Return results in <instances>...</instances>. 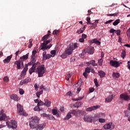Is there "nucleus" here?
I'll return each mask as SVG.
<instances>
[{
    "mask_svg": "<svg viewBox=\"0 0 130 130\" xmlns=\"http://www.w3.org/2000/svg\"><path fill=\"white\" fill-rule=\"evenodd\" d=\"M50 30L48 31V34L46 35H45L42 38V41H43V43L41 44V49L42 50L44 51L46 49H49L51 46H52V44H50L48 46H47L48 43H50V40L46 41L49 38V36H50Z\"/></svg>",
    "mask_w": 130,
    "mask_h": 130,
    "instance_id": "obj_1",
    "label": "nucleus"
},
{
    "mask_svg": "<svg viewBox=\"0 0 130 130\" xmlns=\"http://www.w3.org/2000/svg\"><path fill=\"white\" fill-rule=\"evenodd\" d=\"M76 48H78V44L72 43L66 49L65 53L67 55H71L73 53V51L75 50Z\"/></svg>",
    "mask_w": 130,
    "mask_h": 130,
    "instance_id": "obj_2",
    "label": "nucleus"
},
{
    "mask_svg": "<svg viewBox=\"0 0 130 130\" xmlns=\"http://www.w3.org/2000/svg\"><path fill=\"white\" fill-rule=\"evenodd\" d=\"M39 123V118L38 117H32L29 122V126L30 128H36Z\"/></svg>",
    "mask_w": 130,
    "mask_h": 130,
    "instance_id": "obj_3",
    "label": "nucleus"
},
{
    "mask_svg": "<svg viewBox=\"0 0 130 130\" xmlns=\"http://www.w3.org/2000/svg\"><path fill=\"white\" fill-rule=\"evenodd\" d=\"M45 67L44 65H42L41 66L38 67L37 69V72L38 74V77L39 78H41L43 77V75L45 73Z\"/></svg>",
    "mask_w": 130,
    "mask_h": 130,
    "instance_id": "obj_4",
    "label": "nucleus"
},
{
    "mask_svg": "<svg viewBox=\"0 0 130 130\" xmlns=\"http://www.w3.org/2000/svg\"><path fill=\"white\" fill-rule=\"evenodd\" d=\"M6 124L9 128H17V124L16 120H11L10 121H6Z\"/></svg>",
    "mask_w": 130,
    "mask_h": 130,
    "instance_id": "obj_5",
    "label": "nucleus"
},
{
    "mask_svg": "<svg viewBox=\"0 0 130 130\" xmlns=\"http://www.w3.org/2000/svg\"><path fill=\"white\" fill-rule=\"evenodd\" d=\"M17 112L19 113V115H23L24 116H27L28 114L27 113H26L24 111V109L20 104H18L17 105Z\"/></svg>",
    "mask_w": 130,
    "mask_h": 130,
    "instance_id": "obj_6",
    "label": "nucleus"
},
{
    "mask_svg": "<svg viewBox=\"0 0 130 130\" xmlns=\"http://www.w3.org/2000/svg\"><path fill=\"white\" fill-rule=\"evenodd\" d=\"M14 64H16L17 70H21L24 68V62L21 59L15 61Z\"/></svg>",
    "mask_w": 130,
    "mask_h": 130,
    "instance_id": "obj_7",
    "label": "nucleus"
},
{
    "mask_svg": "<svg viewBox=\"0 0 130 130\" xmlns=\"http://www.w3.org/2000/svg\"><path fill=\"white\" fill-rule=\"evenodd\" d=\"M5 112V110H2L0 112V121L2 120H8L10 119V117L9 116H7L6 114L4 113Z\"/></svg>",
    "mask_w": 130,
    "mask_h": 130,
    "instance_id": "obj_8",
    "label": "nucleus"
},
{
    "mask_svg": "<svg viewBox=\"0 0 130 130\" xmlns=\"http://www.w3.org/2000/svg\"><path fill=\"white\" fill-rule=\"evenodd\" d=\"M121 63H122V62H119L117 61H113V60L110 61V66L114 67V68H118V67H119Z\"/></svg>",
    "mask_w": 130,
    "mask_h": 130,
    "instance_id": "obj_9",
    "label": "nucleus"
},
{
    "mask_svg": "<svg viewBox=\"0 0 130 130\" xmlns=\"http://www.w3.org/2000/svg\"><path fill=\"white\" fill-rule=\"evenodd\" d=\"M99 108H100V105L93 106L86 108V111H87V112L89 111H94V110H96V109H99Z\"/></svg>",
    "mask_w": 130,
    "mask_h": 130,
    "instance_id": "obj_10",
    "label": "nucleus"
},
{
    "mask_svg": "<svg viewBox=\"0 0 130 130\" xmlns=\"http://www.w3.org/2000/svg\"><path fill=\"white\" fill-rule=\"evenodd\" d=\"M120 99H122V100H124V101H128V100H130V95L122 93L120 95Z\"/></svg>",
    "mask_w": 130,
    "mask_h": 130,
    "instance_id": "obj_11",
    "label": "nucleus"
},
{
    "mask_svg": "<svg viewBox=\"0 0 130 130\" xmlns=\"http://www.w3.org/2000/svg\"><path fill=\"white\" fill-rule=\"evenodd\" d=\"M103 127L105 129H109L110 128L113 129L114 128V124L112 122L109 123L104 125Z\"/></svg>",
    "mask_w": 130,
    "mask_h": 130,
    "instance_id": "obj_12",
    "label": "nucleus"
},
{
    "mask_svg": "<svg viewBox=\"0 0 130 130\" xmlns=\"http://www.w3.org/2000/svg\"><path fill=\"white\" fill-rule=\"evenodd\" d=\"M88 43H89L90 45H92L93 43H95L96 45H101V42H100L97 39H94L92 40L88 41Z\"/></svg>",
    "mask_w": 130,
    "mask_h": 130,
    "instance_id": "obj_13",
    "label": "nucleus"
},
{
    "mask_svg": "<svg viewBox=\"0 0 130 130\" xmlns=\"http://www.w3.org/2000/svg\"><path fill=\"white\" fill-rule=\"evenodd\" d=\"M37 64H38V62L32 64V67L29 70L30 75H32V73H35V70L37 67Z\"/></svg>",
    "mask_w": 130,
    "mask_h": 130,
    "instance_id": "obj_14",
    "label": "nucleus"
},
{
    "mask_svg": "<svg viewBox=\"0 0 130 130\" xmlns=\"http://www.w3.org/2000/svg\"><path fill=\"white\" fill-rule=\"evenodd\" d=\"M52 57V55L50 54H47L46 52H43V60H46V59H49L50 57Z\"/></svg>",
    "mask_w": 130,
    "mask_h": 130,
    "instance_id": "obj_15",
    "label": "nucleus"
},
{
    "mask_svg": "<svg viewBox=\"0 0 130 130\" xmlns=\"http://www.w3.org/2000/svg\"><path fill=\"white\" fill-rule=\"evenodd\" d=\"M10 99H12V100H14V101H16V102H18L19 100H20V98L18 96V95L16 94H13L10 96Z\"/></svg>",
    "mask_w": 130,
    "mask_h": 130,
    "instance_id": "obj_16",
    "label": "nucleus"
},
{
    "mask_svg": "<svg viewBox=\"0 0 130 130\" xmlns=\"http://www.w3.org/2000/svg\"><path fill=\"white\" fill-rule=\"evenodd\" d=\"M114 97V95L113 94H112L111 95H109L108 98H106L105 99V103H109L113 100V98Z\"/></svg>",
    "mask_w": 130,
    "mask_h": 130,
    "instance_id": "obj_17",
    "label": "nucleus"
},
{
    "mask_svg": "<svg viewBox=\"0 0 130 130\" xmlns=\"http://www.w3.org/2000/svg\"><path fill=\"white\" fill-rule=\"evenodd\" d=\"M84 121H87V122H92L93 119H92V116L87 115L84 117Z\"/></svg>",
    "mask_w": 130,
    "mask_h": 130,
    "instance_id": "obj_18",
    "label": "nucleus"
},
{
    "mask_svg": "<svg viewBox=\"0 0 130 130\" xmlns=\"http://www.w3.org/2000/svg\"><path fill=\"white\" fill-rule=\"evenodd\" d=\"M12 57H13V55H11L10 56H7V58L3 60V62L4 63H9V62L11 61V59H12Z\"/></svg>",
    "mask_w": 130,
    "mask_h": 130,
    "instance_id": "obj_19",
    "label": "nucleus"
},
{
    "mask_svg": "<svg viewBox=\"0 0 130 130\" xmlns=\"http://www.w3.org/2000/svg\"><path fill=\"white\" fill-rule=\"evenodd\" d=\"M35 62H36V57L31 56V60L30 62L28 63V66H31L35 63Z\"/></svg>",
    "mask_w": 130,
    "mask_h": 130,
    "instance_id": "obj_20",
    "label": "nucleus"
},
{
    "mask_svg": "<svg viewBox=\"0 0 130 130\" xmlns=\"http://www.w3.org/2000/svg\"><path fill=\"white\" fill-rule=\"evenodd\" d=\"M44 101V105H45V106H46L47 107H50V105H51V102L48 101L47 99H45Z\"/></svg>",
    "mask_w": 130,
    "mask_h": 130,
    "instance_id": "obj_21",
    "label": "nucleus"
},
{
    "mask_svg": "<svg viewBox=\"0 0 130 130\" xmlns=\"http://www.w3.org/2000/svg\"><path fill=\"white\" fill-rule=\"evenodd\" d=\"M86 28V25H84L83 27H81L80 29L78 30L76 32L78 34H81L83 33L84 31H85V29Z\"/></svg>",
    "mask_w": 130,
    "mask_h": 130,
    "instance_id": "obj_22",
    "label": "nucleus"
},
{
    "mask_svg": "<svg viewBox=\"0 0 130 130\" xmlns=\"http://www.w3.org/2000/svg\"><path fill=\"white\" fill-rule=\"evenodd\" d=\"M28 56H29V53L20 57V60H25V59H28Z\"/></svg>",
    "mask_w": 130,
    "mask_h": 130,
    "instance_id": "obj_23",
    "label": "nucleus"
},
{
    "mask_svg": "<svg viewBox=\"0 0 130 130\" xmlns=\"http://www.w3.org/2000/svg\"><path fill=\"white\" fill-rule=\"evenodd\" d=\"M70 118H72V113L71 111L67 114L66 116L64 118V120H67L68 119H70Z\"/></svg>",
    "mask_w": 130,
    "mask_h": 130,
    "instance_id": "obj_24",
    "label": "nucleus"
},
{
    "mask_svg": "<svg viewBox=\"0 0 130 130\" xmlns=\"http://www.w3.org/2000/svg\"><path fill=\"white\" fill-rule=\"evenodd\" d=\"M94 51V47H90L88 50V53H89V54H93Z\"/></svg>",
    "mask_w": 130,
    "mask_h": 130,
    "instance_id": "obj_25",
    "label": "nucleus"
},
{
    "mask_svg": "<svg viewBox=\"0 0 130 130\" xmlns=\"http://www.w3.org/2000/svg\"><path fill=\"white\" fill-rule=\"evenodd\" d=\"M95 62V60H91L90 62H87L86 64H91L92 66H93V67H96V66H97V64H96Z\"/></svg>",
    "mask_w": 130,
    "mask_h": 130,
    "instance_id": "obj_26",
    "label": "nucleus"
},
{
    "mask_svg": "<svg viewBox=\"0 0 130 130\" xmlns=\"http://www.w3.org/2000/svg\"><path fill=\"white\" fill-rule=\"evenodd\" d=\"M99 75L100 78H104V77H105V72L103 71H100L99 72Z\"/></svg>",
    "mask_w": 130,
    "mask_h": 130,
    "instance_id": "obj_27",
    "label": "nucleus"
},
{
    "mask_svg": "<svg viewBox=\"0 0 130 130\" xmlns=\"http://www.w3.org/2000/svg\"><path fill=\"white\" fill-rule=\"evenodd\" d=\"M112 76L113 78H116V79H118L120 77V74L119 73H113Z\"/></svg>",
    "mask_w": 130,
    "mask_h": 130,
    "instance_id": "obj_28",
    "label": "nucleus"
},
{
    "mask_svg": "<svg viewBox=\"0 0 130 130\" xmlns=\"http://www.w3.org/2000/svg\"><path fill=\"white\" fill-rule=\"evenodd\" d=\"M83 105V103L81 102H78L75 104V107H76L77 108H79L80 106H82Z\"/></svg>",
    "mask_w": 130,
    "mask_h": 130,
    "instance_id": "obj_29",
    "label": "nucleus"
},
{
    "mask_svg": "<svg viewBox=\"0 0 130 130\" xmlns=\"http://www.w3.org/2000/svg\"><path fill=\"white\" fill-rule=\"evenodd\" d=\"M96 117H99V118H100L101 117H104L105 116V114L103 113H101L100 114H96Z\"/></svg>",
    "mask_w": 130,
    "mask_h": 130,
    "instance_id": "obj_30",
    "label": "nucleus"
},
{
    "mask_svg": "<svg viewBox=\"0 0 130 130\" xmlns=\"http://www.w3.org/2000/svg\"><path fill=\"white\" fill-rule=\"evenodd\" d=\"M125 55H126V53L124 50H122V53L121 54V56L122 58H124L125 57Z\"/></svg>",
    "mask_w": 130,
    "mask_h": 130,
    "instance_id": "obj_31",
    "label": "nucleus"
},
{
    "mask_svg": "<svg viewBox=\"0 0 130 130\" xmlns=\"http://www.w3.org/2000/svg\"><path fill=\"white\" fill-rule=\"evenodd\" d=\"M120 23V19H117L113 23V25L114 26H117V25H118Z\"/></svg>",
    "mask_w": 130,
    "mask_h": 130,
    "instance_id": "obj_32",
    "label": "nucleus"
},
{
    "mask_svg": "<svg viewBox=\"0 0 130 130\" xmlns=\"http://www.w3.org/2000/svg\"><path fill=\"white\" fill-rule=\"evenodd\" d=\"M70 112H71V114H74L75 116H78V112L77 111L73 110H71Z\"/></svg>",
    "mask_w": 130,
    "mask_h": 130,
    "instance_id": "obj_33",
    "label": "nucleus"
},
{
    "mask_svg": "<svg viewBox=\"0 0 130 130\" xmlns=\"http://www.w3.org/2000/svg\"><path fill=\"white\" fill-rule=\"evenodd\" d=\"M47 119H50V120H55V118H54L52 115L48 114Z\"/></svg>",
    "mask_w": 130,
    "mask_h": 130,
    "instance_id": "obj_34",
    "label": "nucleus"
},
{
    "mask_svg": "<svg viewBox=\"0 0 130 130\" xmlns=\"http://www.w3.org/2000/svg\"><path fill=\"white\" fill-rule=\"evenodd\" d=\"M24 82V83L25 84H27V83H29V82H31V78L27 77L24 80H23Z\"/></svg>",
    "mask_w": 130,
    "mask_h": 130,
    "instance_id": "obj_35",
    "label": "nucleus"
},
{
    "mask_svg": "<svg viewBox=\"0 0 130 130\" xmlns=\"http://www.w3.org/2000/svg\"><path fill=\"white\" fill-rule=\"evenodd\" d=\"M60 32L59 30H54L52 34L53 35H58V34Z\"/></svg>",
    "mask_w": 130,
    "mask_h": 130,
    "instance_id": "obj_36",
    "label": "nucleus"
},
{
    "mask_svg": "<svg viewBox=\"0 0 130 130\" xmlns=\"http://www.w3.org/2000/svg\"><path fill=\"white\" fill-rule=\"evenodd\" d=\"M43 93V90H41L40 91H38L37 92V97H38V98H40V95H41V94H42Z\"/></svg>",
    "mask_w": 130,
    "mask_h": 130,
    "instance_id": "obj_37",
    "label": "nucleus"
},
{
    "mask_svg": "<svg viewBox=\"0 0 130 130\" xmlns=\"http://www.w3.org/2000/svg\"><path fill=\"white\" fill-rule=\"evenodd\" d=\"M32 42H33V40L30 39L29 41V44L28 45V48H31V47H32V46L33 45Z\"/></svg>",
    "mask_w": 130,
    "mask_h": 130,
    "instance_id": "obj_38",
    "label": "nucleus"
},
{
    "mask_svg": "<svg viewBox=\"0 0 130 130\" xmlns=\"http://www.w3.org/2000/svg\"><path fill=\"white\" fill-rule=\"evenodd\" d=\"M98 63L99 66H102V64L103 63V59L101 58L98 60Z\"/></svg>",
    "mask_w": 130,
    "mask_h": 130,
    "instance_id": "obj_39",
    "label": "nucleus"
},
{
    "mask_svg": "<svg viewBox=\"0 0 130 130\" xmlns=\"http://www.w3.org/2000/svg\"><path fill=\"white\" fill-rule=\"evenodd\" d=\"M43 105H44V103H43L41 100L38 103V106H42Z\"/></svg>",
    "mask_w": 130,
    "mask_h": 130,
    "instance_id": "obj_40",
    "label": "nucleus"
},
{
    "mask_svg": "<svg viewBox=\"0 0 130 130\" xmlns=\"http://www.w3.org/2000/svg\"><path fill=\"white\" fill-rule=\"evenodd\" d=\"M52 113L53 115H56L57 113V110L54 109L52 110Z\"/></svg>",
    "mask_w": 130,
    "mask_h": 130,
    "instance_id": "obj_41",
    "label": "nucleus"
},
{
    "mask_svg": "<svg viewBox=\"0 0 130 130\" xmlns=\"http://www.w3.org/2000/svg\"><path fill=\"white\" fill-rule=\"evenodd\" d=\"M66 96H69L70 97L73 96V93H72V91H69L66 94Z\"/></svg>",
    "mask_w": 130,
    "mask_h": 130,
    "instance_id": "obj_42",
    "label": "nucleus"
},
{
    "mask_svg": "<svg viewBox=\"0 0 130 130\" xmlns=\"http://www.w3.org/2000/svg\"><path fill=\"white\" fill-rule=\"evenodd\" d=\"M99 121L101 123H104V122H105L106 120H105V119H103V118H99Z\"/></svg>",
    "mask_w": 130,
    "mask_h": 130,
    "instance_id": "obj_43",
    "label": "nucleus"
},
{
    "mask_svg": "<svg viewBox=\"0 0 130 130\" xmlns=\"http://www.w3.org/2000/svg\"><path fill=\"white\" fill-rule=\"evenodd\" d=\"M68 56V54L67 53H64L62 55H61V57L62 58H67V57Z\"/></svg>",
    "mask_w": 130,
    "mask_h": 130,
    "instance_id": "obj_44",
    "label": "nucleus"
},
{
    "mask_svg": "<svg viewBox=\"0 0 130 130\" xmlns=\"http://www.w3.org/2000/svg\"><path fill=\"white\" fill-rule=\"evenodd\" d=\"M90 69L89 67L85 68V73L89 74L90 73Z\"/></svg>",
    "mask_w": 130,
    "mask_h": 130,
    "instance_id": "obj_45",
    "label": "nucleus"
},
{
    "mask_svg": "<svg viewBox=\"0 0 130 130\" xmlns=\"http://www.w3.org/2000/svg\"><path fill=\"white\" fill-rule=\"evenodd\" d=\"M36 53H37V51L36 50H34L32 51V56H31L36 57V56L35 55V54H36Z\"/></svg>",
    "mask_w": 130,
    "mask_h": 130,
    "instance_id": "obj_46",
    "label": "nucleus"
},
{
    "mask_svg": "<svg viewBox=\"0 0 130 130\" xmlns=\"http://www.w3.org/2000/svg\"><path fill=\"white\" fill-rule=\"evenodd\" d=\"M120 32H121L120 29H118L117 30H116L115 33H116V34L118 35V36H119V35H120Z\"/></svg>",
    "mask_w": 130,
    "mask_h": 130,
    "instance_id": "obj_47",
    "label": "nucleus"
},
{
    "mask_svg": "<svg viewBox=\"0 0 130 130\" xmlns=\"http://www.w3.org/2000/svg\"><path fill=\"white\" fill-rule=\"evenodd\" d=\"M34 110L35 111H40V108H39V106H38L34 108Z\"/></svg>",
    "mask_w": 130,
    "mask_h": 130,
    "instance_id": "obj_48",
    "label": "nucleus"
},
{
    "mask_svg": "<svg viewBox=\"0 0 130 130\" xmlns=\"http://www.w3.org/2000/svg\"><path fill=\"white\" fill-rule=\"evenodd\" d=\"M94 83L95 86H96V87H99V84H98V82H97L96 79H94Z\"/></svg>",
    "mask_w": 130,
    "mask_h": 130,
    "instance_id": "obj_49",
    "label": "nucleus"
},
{
    "mask_svg": "<svg viewBox=\"0 0 130 130\" xmlns=\"http://www.w3.org/2000/svg\"><path fill=\"white\" fill-rule=\"evenodd\" d=\"M4 82H9V77L6 76L3 79Z\"/></svg>",
    "mask_w": 130,
    "mask_h": 130,
    "instance_id": "obj_50",
    "label": "nucleus"
},
{
    "mask_svg": "<svg viewBox=\"0 0 130 130\" xmlns=\"http://www.w3.org/2000/svg\"><path fill=\"white\" fill-rule=\"evenodd\" d=\"M19 91L20 95H23V94H24V90H23V89L20 88Z\"/></svg>",
    "mask_w": 130,
    "mask_h": 130,
    "instance_id": "obj_51",
    "label": "nucleus"
},
{
    "mask_svg": "<svg viewBox=\"0 0 130 130\" xmlns=\"http://www.w3.org/2000/svg\"><path fill=\"white\" fill-rule=\"evenodd\" d=\"M70 78H71V74H68L66 76V78L67 81H69V80H70Z\"/></svg>",
    "mask_w": 130,
    "mask_h": 130,
    "instance_id": "obj_52",
    "label": "nucleus"
},
{
    "mask_svg": "<svg viewBox=\"0 0 130 130\" xmlns=\"http://www.w3.org/2000/svg\"><path fill=\"white\" fill-rule=\"evenodd\" d=\"M77 85H79V86H82V80H79L77 82V84H76V86H77Z\"/></svg>",
    "mask_w": 130,
    "mask_h": 130,
    "instance_id": "obj_53",
    "label": "nucleus"
},
{
    "mask_svg": "<svg viewBox=\"0 0 130 130\" xmlns=\"http://www.w3.org/2000/svg\"><path fill=\"white\" fill-rule=\"evenodd\" d=\"M96 26H97V24L96 23H94L92 24V25L90 27V29H95Z\"/></svg>",
    "mask_w": 130,
    "mask_h": 130,
    "instance_id": "obj_54",
    "label": "nucleus"
},
{
    "mask_svg": "<svg viewBox=\"0 0 130 130\" xmlns=\"http://www.w3.org/2000/svg\"><path fill=\"white\" fill-rule=\"evenodd\" d=\"M41 116H43V117H46L47 118H48V114L47 115L46 113H43L41 114Z\"/></svg>",
    "mask_w": 130,
    "mask_h": 130,
    "instance_id": "obj_55",
    "label": "nucleus"
},
{
    "mask_svg": "<svg viewBox=\"0 0 130 130\" xmlns=\"http://www.w3.org/2000/svg\"><path fill=\"white\" fill-rule=\"evenodd\" d=\"M98 118H99V117L96 116V115H95V117H94V118L93 119H92V121H97V120H98Z\"/></svg>",
    "mask_w": 130,
    "mask_h": 130,
    "instance_id": "obj_56",
    "label": "nucleus"
},
{
    "mask_svg": "<svg viewBox=\"0 0 130 130\" xmlns=\"http://www.w3.org/2000/svg\"><path fill=\"white\" fill-rule=\"evenodd\" d=\"M51 54H52L53 55V56H54V55H55V54L56 53V50H52L51 51Z\"/></svg>",
    "mask_w": 130,
    "mask_h": 130,
    "instance_id": "obj_57",
    "label": "nucleus"
},
{
    "mask_svg": "<svg viewBox=\"0 0 130 130\" xmlns=\"http://www.w3.org/2000/svg\"><path fill=\"white\" fill-rule=\"evenodd\" d=\"M116 30L113 28H111L110 30V33H112L113 34H114V32H115Z\"/></svg>",
    "mask_w": 130,
    "mask_h": 130,
    "instance_id": "obj_58",
    "label": "nucleus"
},
{
    "mask_svg": "<svg viewBox=\"0 0 130 130\" xmlns=\"http://www.w3.org/2000/svg\"><path fill=\"white\" fill-rule=\"evenodd\" d=\"M23 71L27 73V71H28V65H25V67L24 68Z\"/></svg>",
    "mask_w": 130,
    "mask_h": 130,
    "instance_id": "obj_59",
    "label": "nucleus"
},
{
    "mask_svg": "<svg viewBox=\"0 0 130 130\" xmlns=\"http://www.w3.org/2000/svg\"><path fill=\"white\" fill-rule=\"evenodd\" d=\"M113 20H108L106 22H105L104 23V24H110V23H111V22H113Z\"/></svg>",
    "mask_w": 130,
    "mask_h": 130,
    "instance_id": "obj_60",
    "label": "nucleus"
},
{
    "mask_svg": "<svg viewBox=\"0 0 130 130\" xmlns=\"http://www.w3.org/2000/svg\"><path fill=\"white\" fill-rule=\"evenodd\" d=\"M82 39H86L87 38V35H85L84 34H82Z\"/></svg>",
    "mask_w": 130,
    "mask_h": 130,
    "instance_id": "obj_61",
    "label": "nucleus"
},
{
    "mask_svg": "<svg viewBox=\"0 0 130 130\" xmlns=\"http://www.w3.org/2000/svg\"><path fill=\"white\" fill-rule=\"evenodd\" d=\"M116 15H117V13H115L114 14H107V16H116Z\"/></svg>",
    "mask_w": 130,
    "mask_h": 130,
    "instance_id": "obj_62",
    "label": "nucleus"
},
{
    "mask_svg": "<svg viewBox=\"0 0 130 130\" xmlns=\"http://www.w3.org/2000/svg\"><path fill=\"white\" fill-rule=\"evenodd\" d=\"M60 111L61 112H64V108L63 107H61L60 108Z\"/></svg>",
    "mask_w": 130,
    "mask_h": 130,
    "instance_id": "obj_63",
    "label": "nucleus"
},
{
    "mask_svg": "<svg viewBox=\"0 0 130 130\" xmlns=\"http://www.w3.org/2000/svg\"><path fill=\"white\" fill-rule=\"evenodd\" d=\"M88 14H87V16H90V15L93 14V12L91 11V10H88Z\"/></svg>",
    "mask_w": 130,
    "mask_h": 130,
    "instance_id": "obj_64",
    "label": "nucleus"
}]
</instances>
